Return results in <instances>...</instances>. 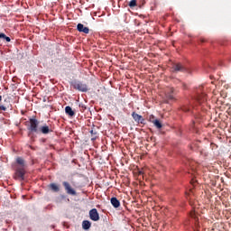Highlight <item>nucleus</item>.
<instances>
[{
	"instance_id": "nucleus-15",
	"label": "nucleus",
	"mask_w": 231,
	"mask_h": 231,
	"mask_svg": "<svg viewBox=\"0 0 231 231\" xmlns=\"http://www.w3.org/2000/svg\"><path fill=\"white\" fill-rule=\"evenodd\" d=\"M190 217L195 219V221H199V217H198V212L196 210L190 212Z\"/></svg>"
},
{
	"instance_id": "nucleus-3",
	"label": "nucleus",
	"mask_w": 231,
	"mask_h": 231,
	"mask_svg": "<svg viewBox=\"0 0 231 231\" xmlns=\"http://www.w3.org/2000/svg\"><path fill=\"white\" fill-rule=\"evenodd\" d=\"M30 124H31V131H32L33 133H37L39 130L37 129V125H39V121H37V119H31L30 120Z\"/></svg>"
},
{
	"instance_id": "nucleus-21",
	"label": "nucleus",
	"mask_w": 231,
	"mask_h": 231,
	"mask_svg": "<svg viewBox=\"0 0 231 231\" xmlns=\"http://www.w3.org/2000/svg\"><path fill=\"white\" fill-rule=\"evenodd\" d=\"M1 109H3V111L6 110V108L5 106H1Z\"/></svg>"
},
{
	"instance_id": "nucleus-17",
	"label": "nucleus",
	"mask_w": 231,
	"mask_h": 231,
	"mask_svg": "<svg viewBox=\"0 0 231 231\" xmlns=\"http://www.w3.org/2000/svg\"><path fill=\"white\" fill-rule=\"evenodd\" d=\"M0 39H5L6 42H10V37H7L5 33H0Z\"/></svg>"
},
{
	"instance_id": "nucleus-12",
	"label": "nucleus",
	"mask_w": 231,
	"mask_h": 231,
	"mask_svg": "<svg viewBox=\"0 0 231 231\" xmlns=\"http://www.w3.org/2000/svg\"><path fill=\"white\" fill-rule=\"evenodd\" d=\"M152 124L154 127H156L157 129H162V127H163V125H162V122H160V120L158 119H156L155 121H152Z\"/></svg>"
},
{
	"instance_id": "nucleus-11",
	"label": "nucleus",
	"mask_w": 231,
	"mask_h": 231,
	"mask_svg": "<svg viewBox=\"0 0 231 231\" xmlns=\"http://www.w3.org/2000/svg\"><path fill=\"white\" fill-rule=\"evenodd\" d=\"M183 66L180 63L173 65V71H182Z\"/></svg>"
},
{
	"instance_id": "nucleus-10",
	"label": "nucleus",
	"mask_w": 231,
	"mask_h": 231,
	"mask_svg": "<svg viewBox=\"0 0 231 231\" xmlns=\"http://www.w3.org/2000/svg\"><path fill=\"white\" fill-rule=\"evenodd\" d=\"M65 112L67 115H69V116H75V112L73 111V109L70 106H66Z\"/></svg>"
},
{
	"instance_id": "nucleus-6",
	"label": "nucleus",
	"mask_w": 231,
	"mask_h": 231,
	"mask_svg": "<svg viewBox=\"0 0 231 231\" xmlns=\"http://www.w3.org/2000/svg\"><path fill=\"white\" fill-rule=\"evenodd\" d=\"M78 30L83 32V33H89V28L85 27L82 23L78 24Z\"/></svg>"
},
{
	"instance_id": "nucleus-18",
	"label": "nucleus",
	"mask_w": 231,
	"mask_h": 231,
	"mask_svg": "<svg viewBox=\"0 0 231 231\" xmlns=\"http://www.w3.org/2000/svg\"><path fill=\"white\" fill-rule=\"evenodd\" d=\"M130 8H134V6H136V0H132L129 3Z\"/></svg>"
},
{
	"instance_id": "nucleus-14",
	"label": "nucleus",
	"mask_w": 231,
	"mask_h": 231,
	"mask_svg": "<svg viewBox=\"0 0 231 231\" xmlns=\"http://www.w3.org/2000/svg\"><path fill=\"white\" fill-rule=\"evenodd\" d=\"M50 189H51L53 192H59V185L55 183L50 184Z\"/></svg>"
},
{
	"instance_id": "nucleus-1",
	"label": "nucleus",
	"mask_w": 231,
	"mask_h": 231,
	"mask_svg": "<svg viewBox=\"0 0 231 231\" xmlns=\"http://www.w3.org/2000/svg\"><path fill=\"white\" fill-rule=\"evenodd\" d=\"M74 89H78V91H82V92H86L88 91V85L87 84H83L81 82H74L72 84Z\"/></svg>"
},
{
	"instance_id": "nucleus-5",
	"label": "nucleus",
	"mask_w": 231,
	"mask_h": 231,
	"mask_svg": "<svg viewBox=\"0 0 231 231\" xmlns=\"http://www.w3.org/2000/svg\"><path fill=\"white\" fill-rule=\"evenodd\" d=\"M132 116H133L134 120H135L138 124H143V117H142V116H140L136 113H133Z\"/></svg>"
},
{
	"instance_id": "nucleus-13",
	"label": "nucleus",
	"mask_w": 231,
	"mask_h": 231,
	"mask_svg": "<svg viewBox=\"0 0 231 231\" xmlns=\"http://www.w3.org/2000/svg\"><path fill=\"white\" fill-rule=\"evenodd\" d=\"M40 131H41L43 134H48V133H50V127H48V125L42 126V127L40 128Z\"/></svg>"
},
{
	"instance_id": "nucleus-2",
	"label": "nucleus",
	"mask_w": 231,
	"mask_h": 231,
	"mask_svg": "<svg viewBox=\"0 0 231 231\" xmlns=\"http://www.w3.org/2000/svg\"><path fill=\"white\" fill-rule=\"evenodd\" d=\"M89 217L92 221H98V219H100V216L98 215L97 208H93L89 211Z\"/></svg>"
},
{
	"instance_id": "nucleus-9",
	"label": "nucleus",
	"mask_w": 231,
	"mask_h": 231,
	"mask_svg": "<svg viewBox=\"0 0 231 231\" xmlns=\"http://www.w3.org/2000/svg\"><path fill=\"white\" fill-rule=\"evenodd\" d=\"M82 228L84 230H89V228H91V222L88 221V220H85L83 221L82 223Z\"/></svg>"
},
{
	"instance_id": "nucleus-20",
	"label": "nucleus",
	"mask_w": 231,
	"mask_h": 231,
	"mask_svg": "<svg viewBox=\"0 0 231 231\" xmlns=\"http://www.w3.org/2000/svg\"><path fill=\"white\" fill-rule=\"evenodd\" d=\"M167 98H170V100H172L173 97L172 95L169 94V92L166 93Z\"/></svg>"
},
{
	"instance_id": "nucleus-19",
	"label": "nucleus",
	"mask_w": 231,
	"mask_h": 231,
	"mask_svg": "<svg viewBox=\"0 0 231 231\" xmlns=\"http://www.w3.org/2000/svg\"><path fill=\"white\" fill-rule=\"evenodd\" d=\"M149 120L152 124V122L156 121V119L154 118V116H152V115L149 116Z\"/></svg>"
},
{
	"instance_id": "nucleus-8",
	"label": "nucleus",
	"mask_w": 231,
	"mask_h": 231,
	"mask_svg": "<svg viewBox=\"0 0 231 231\" xmlns=\"http://www.w3.org/2000/svg\"><path fill=\"white\" fill-rule=\"evenodd\" d=\"M111 204L113 205V207L115 208H118V207H120V201L118 200L117 198H112L111 199Z\"/></svg>"
},
{
	"instance_id": "nucleus-16",
	"label": "nucleus",
	"mask_w": 231,
	"mask_h": 231,
	"mask_svg": "<svg viewBox=\"0 0 231 231\" xmlns=\"http://www.w3.org/2000/svg\"><path fill=\"white\" fill-rule=\"evenodd\" d=\"M17 164L20 165V167H24V160H23V158L18 157L16 159Z\"/></svg>"
},
{
	"instance_id": "nucleus-4",
	"label": "nucleus",
	"mask_w": 231,
	"mask_h": 231,
	"mask_svg": "<svg viewBox=\"0 0 231 231\" xmlns=\"http://www.w3.org/2000/svg\"><path fill=\"white\" fill-rule=\"evenodd\" d=\"M63 186L65 187V189L67 190L68 194H70L71 196H75L77 194V192L75 191V189L71 188L69 183L65 181L63 182Z\"/></svg>"
},
{
	"instance_id": "nucleus-7",
	"label": "nucleus",
	"mask_w": 231,
	"mask_h": 231,
	"mask_svg": "<svg viewBox=\"0 0 231 231\" xmlns=\"http://www.w3.org/2000/svg\"><path fill=\"white\" fill-rule=\"evenodd\" d=\"M16 176L18 178H20L21 180H23V178H24V169L18 168L17 171H16Z\"/></svg>"
},
{
	"instance_id": "nucleus-22",
	"label": "nucleus",
	"mask_w": 231,
	"mask_h": 231,
	"mask_svg": "<svg viewBox=\"0 0 231 231\" xmlns=\"http://www.w3.org/2000/svg\"><path fill=\"white\" fill-rule=\"evenodd\" d=\"M1 100H3V97L0 96V102H1Z\"/></svg>"
}]
</instances>
